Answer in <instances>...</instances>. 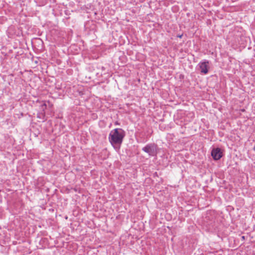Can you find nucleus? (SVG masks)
Returning a JSON list of instances; mask_svg holds the SVG:
<instances>
[{
    "label": "nucleus",
    "mask_w": 255,
    "mask_h": 255,
    "mask_svg": "<svg viewBox=\"0 0 255 255\" xmlns=\"http://www.w3.org/2000/svg\"><path fill=\"white\" fill-rule=\"evenodd\" d=\"M254 149H255V146L254 147Z\"/></svg>",
    "instance_id": "1a4fd4ad"
},
{
    "label": "nucleus",
    "mask_w": 255,
    "mask_h": 255,
    "mask_svg": "<svg viewBox=\"0 0 255 255\" xmlns=\"http://www.w3.org/2000/svg\"><path fill=\"white\" fill-rule=\"evenodd\" d=\"M46 108V105L45 104H43L41 105V109H42L43 111L44 110V108Z\"/></svg>",
    "instance_id": "39448f33"
},
{
    "label": "nucleus",
    "mask_w": 255,
    "mask_h": 255,
    "mask_svg": "<svg viewBox=\"0 0 255 255\" xmlns=\"http://www.w3.org/2000/svg\"><path fill=\"white\" fill-rule=\"evenodd\" d=\"M242 238H243V239H245V237H244V236H243V237H242Z\"/></svg>",
    "instance_id": "6e6552de"
},
{
    "label": "nucleus",
    "mask_w": 255,
    "mask_h": 255,
    "mask_svg": "<svg viewBox=\"0 0 255 255\" xmlns=\"http://www.w3.org/2000/svg\"><path fill=\"white\" fill-rule=\"evenodd\" d=\"M182 36H183V34L179 35H178V37L179 38H182Z\"/></svg>",
    "instance_id": "423d86ee"
},
{
    "label": "nucleus",
    "mask_w": 255,
    "mask_h": 255,
    "mask_svg": "<svg viewBox=\"0 0 255 255\" xmlns=\"http://www.w3.org/2000/svg\"><path fill=\"white\" fill-rule=\"evenodd\" d=\"M126 135V132L122 128H117L111 131L109 135V140L115 149H120L123 139Z\"/></svg>",
    "instance_id": "f257e3e1"
},
{
    "label": "nucleus",
    "mask_w": 255,
    "mask_h": 255,
    "mask_svg": "<svg viewBox=\"0 0 255 255\" xmlns=\"http://www.w3.org/2000/svg\"><path fill=\"white\" fill-rule=\"evenodd\" d=\"M157 149L158 147L156 144L151 143L142 147V150L147 153L150 156H155L157 154Z\"/></svg>",
    "instance_id": "f03ea898"
},
{
    "label": "nucleus",
    "mask_w": 255,
    "mask_h": 255,
    "mask_svg": "<svg viewBox=\"0 0 255 255\" xmlns=\"http://www.w3.org/2000/svg\"><path fill=\"white\" fill-rule=\"evenodd\" d=\"M211 155L215 160L220 159L222 156L221 150L219 148H213L211 151Z\"/></svg>",
    "instance_id": "20e7f679"
},
{
    "label": "nucleus",
    "mask_w": 255,
    "mask_h": 255,
    "mask_svg": "<svg viewBox=\"0 0 255 255\" xmlns=\"http://www.w3.org/2000/svg\"><path fill=\"white\" fill-rule=\"evenodd\" d=\"M198 66L200 68L201 73L207 74L208 73L209 61L208 60H204L200 62L198 64Z\"/></svg>",
    "instance_id": "7ed1b4c3"
},
{
    "label": "nucleus",
    "mask_w": 255,
    "mask_h": 255,
    "mask_svg": "<svg viewBox=\"0 0 255 255\" xmlns=\"http://www.w3.org/2000/svg\"><path fill=\"white\" fill-rule=\"evenodd\" d=\"M115 125H119V123L118 122H116L115 123Z\"/></svg>",
    "instance_id": "0eeeda50"
}]
</instances>
